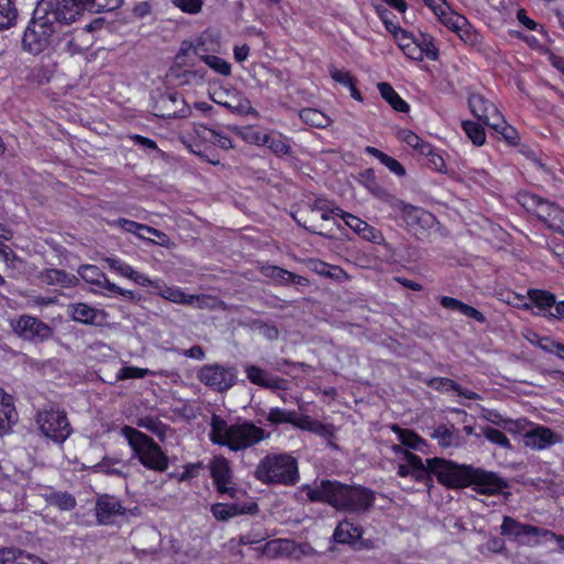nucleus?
<instances>
[{
	"label": "nucleus",
	"instance_id": "nucleus-1",
	"mask_svg": "<svg viewBox=\"0 0 564 564\" xmlns=\"http://www.w3.org/2000/svg\"><path fill=\"white\" fill-rule=\"evenodd\" d=\"M429 463V480L435 476L437 481L448 488L473 487L482 495H496L508 485L498 474L470 465H459L444 458L426 459Z\"/></svg>",
	"mask_w": 564,
	"mask_h": 564
},
{
	"label": "nucleus",
	"instance_id": "nucleus-2",
	"mask_svg": "<svg viewBox=\"0 0 564 564\" xmlns=\"http://www.w3.org/2000/svg\"><path fill=\"white\" fill-rule=\"evenodd\" d=\"M311 501L327 502L337 510L366 512L375 502V492L361 486H349L336 480H322L308 488Z\"/></svg>",
	"mask_w": 564,
	"mask_h": 564
},
{
	"label": "nucleus",
	"instance_id": "nucleus-3",
	"mask_svg": "<svg viewBox=\"0 0 564 564\" xmlns=\"http://www.w3.org/2000/svg\"><path fill=\"white\" fill-rule=\"evenodd\" d=\"M270 433L251 421L228 424L225 419L213 414L210 419L209 440L217 445L226 446L232 452H242L254 447L270 437Z\"/></svg>",
	"mask_w": 564,
	"mask_h": 564
},
{
	"label": "nucleus",
	"instance_id": "nucleus-4",
	"mask_svg": "<svg viewBox=\"0 0 564 564\" xmlns=\"http://www.w3.org/2000/svg\"><path fill=\"white\" fill-rule=\"evenodd\" d=\"M254 476L263 484L293 486L300 477L297 462L289 454H270L260 460Z\"/></svg>",
	"mask_w": 564,
	"mask_h": 564
},
{
	"label": "nucleus",
	"instance_id": "nucleus-5",
	"mask_svg": "<svg viewBox=\"0 0 564 564\" xmlns=\"http://www.w3.org/2000/svg\"><path fill=\"white\" fill-rule=\"evenodd\" d=\"M121 434L128 441L133 456L148 469L163 473L169 468V457L154 440L131 426H123Z\"/></svg>",
	"mask_w": 564,
	"mask_h": 564
},
{
	"label": "nucleus",
	"instance_id": "nucleus-6",
	"mask_svg": "<svg viewBox=\"0 0 564 564\" xmlns=\"http://www.w3.org/2000/svg\"><path fill=\"white\" fill-rule=\"evenodd\" d=\"M62 30L54 26L39 11L34 10L33 18L29 22L22 37L23 51L37 55L53 45L61 35Z\"/></svg>",
	"mask_w": 564,
	"mask_h": 564
},
{
	"label": "nucleus",
	"instance_id": "nucleus-7",
	"mask_svg": "<svg viewBox=\"0 0 564 564\" xmlns=\"http://www.w3.org/2000/svg\"><path fill=\"white\" fill-rule=\"evenodd\" d=\"M85 9L84 0H41L35 8L39 14L59 30L76 22Z\"/></svg>",
	"mask_w": 564,
	"mask_h": 564
},
{
	"label": "nucleus",
	"instance_id": "nucleus-8",
	"mask_svg": "<svg viewBox=\"0 0 564 564\" xmlns=\"http://www.w3.org/2000/svg\"><path fill=\"white\" fill-rule=\"evenodd\" d=\"M35 422L41 433L55 443H64L72 434L66 412L54 405H46L39 410Z\"/></svg>",
	"mask_w": 564,
	"mask_h": 564
},
{
	"label": "nucleus",
	"instance_id": "nucleus-9",
	"mask_svg": "<svg viewBox=\"0 0 564 564\" xmlns=\"http://www.w3.org/2000/svg\"><path fill=\"white\" fill-rule=\"evenodd\" d=\"M520 203L528 212L545 221L549 227L563 232L564 210L562 208L535 194H522Z\"/></svg>",
	"mask_w": 564,
	"mask_h": 564
},
{
	"label": "nucleus",
	"instance_id": "nucleus-10",
	"mask_svg": "<svg viewBox=\"0 0 564 564\" xmlns=\"http://www.w3.org/2000/svg\"><path fill=\"white\" fill-rule=\"evenodd\" d=\"M197 379L217 392H225L236 383L237 370L218 364L205 365L198 370Z\"/></svg>",
	"mask_w": 564,
	"mask_h": 564
},
{
	"label": "nucleus",
	"instance_id": "nucleus-11",
	"mask_svg": "<svg viewBox=\"0 0 564 564\" xmlns=\"http://www.w3.org/2000/svg\"><path fill=\"white\" fill-rule=\"evenodd\" d=\"M501 535L512 538L517 542L527 545L539 544L536 538L547 536V529L539 528L535 525L522 523L512 517L505 516L500 525Z\"/></svg>",
	"mask_w": 564,
	"mask_h": 564
},
{
	"label": "nucleus",
	"instance_id": "nucleus-12",
	"mask_svg": "<svg viewBox=\"0 0 564 564\" xmlns=\"http://www.w3.org/2000/svg\"><path fill=\"white\" fill-rule=\"evenodd\" d=\"M210 476L219 494L236 497L238 489L232 480V470L229 460L224 456H215L210 464Z\"/></svg>",
	"mask_w": 564,
	"mask_h": 564
},
{
	"label": "nucleus",
	"instance_id": "nucleus-13",
	"mask_svg": "<svg viewBox=\"0 0 564 564\" xmlns=\"http://www.w3.org/2000/svg\"><path fill=\"white\" fill-rule=\"evenodd\" d=\"M13 328L21 337L29 340L44 341L53 335V329L46 323L29 315H22Z\"/></svg>",
	"mask_w": 564,
	"mask_h": 564
},
{
	"label": "nucleus",
	"instance_id": "nucleus-14",
	"mask_svg": "<svg viewBox=\"0 0 564 564\" xmlns=\"http://www.w3.org/2000/svg\"><path fill=\"white\" fill-rule=\"evenodd\" d=\"M312 551L306 544H296L292 540L286 539H275L267 542L263 545V554L268 557H283V556H293L299 558L301 555H308Z\"/></svg>",
	"mask_w": 564,
	"mask_h": 564
},
{
	"label": "nucleus",
	"instance_id": "nucleus-15",
	"mask_svg": "<svg viewBox=\"0 0 564 564\" xmlns=\"http://www.w3.org/2000/svg\"><path fill=\"white\" fill-rule=\"evenodd\" d=\"M156 108V116L162 118H185L191 113V108L182 95L177 93L162 96Z\"/></svg>",
	"mask_w": 564,
	"mask_h": 564
},
{
	"label": "nucleus",
	"instance_id": "nucleus-16",
	"mask_svg": "<svg viewBox=\"0 0 564 564\" xmlns=\"http://www.w3.org/2000/svg\"><path fill=\"white\" fill-rule=\"evenodd\" d=\"M117 224L127 232L134 234L141 239L149 240L162 247L170 245V238L164 232L153 227L124 218L118 219Z\"/></svg>",
	"mask_w": 564,
	"mask_h": 564
},
{
	"label": "nucleus",
	"instance_id": "nucleus-17",
	"mask_svg": "<svg viewBox=\"0 0 564 564\" xmlns=\"http://www.w3.org/2000/svg\"><path fill=\"white\" fill-rule=\"evenodd\" d=\"M523 442L527 447L543 451L560 443L561 436L550 427L535 425L524 434Z\"/></svg>",
	"mask_w": 564,
	"mask_h": 564
},
{
	"label": "nucleus",
	"instance_id": "nucleus-18",
	"mask_svg": "<svg viewBox=\"0 0 564 564\" xmlns=\"http://www.w3.org/2000/svg\"><path fill=\"white\" fill-rule=\"evenodd\" d=\"M468 105L471 112L478 118V120L489 126L490 128L496 121L501 122L502 115L499 112L497 107L487 100L484 96L479 94L470 95Z\"/></svg>",
	"mask_w": 564,
	"mask_h": 564
},
{
	"label": "nucleus",
	"instance_id": "nucleus-19",
	"mask_svg": "<svg viewBox=\"0 0 564 564\" xmlns=\"http://www.w3.org/2000/svg\"><path fill=\"white\" fill-rule=\"evenodd\" d=\"M245 372L248 378V380L261 388L269 389L272 391L278 390H286L288 389V380L271 376L267 370L254 366V365H247L245 367Z\"/></svg>",
	"mask_w": 564,
	"mask_h": 564
},
{
	"label": "nucleus",
	"instance_id": "nucleus-20",
	"mask_svg": "<svg viewBox=\"0 0 564 564\" xmlns=\"http://www.w3.org/2000/svg\"><path fill=\"white\" fill-rule=\"evenodd\" d=\"M398 475L400 477L411 476L413 479L420 482L429 480V463L424 464L421 457L417 455L406 452L404 463L399 464Z\"/></svg>",
	"mask_w": 564,
	"mask_h": 564
},
{
	"label": "nucleus",
	"instance_id": "nucleus-21",
	"mask_svg": "<svg viewBox=\"0 0 564 564\" xmlns=\"http://www.w3.org/2000/svg\"><path fill=\"white\" fill-rule=\"evenodd\" d=\"M68 314L73 321L86 325H99L106 317L104 311L91 307L86 303L68 305Z\"/></svg>",
	"mask_w": 564,
	"mask_h": 564
},
{
	"label": "nucleus",
	"instance_id": "nucleus-22",
	"mask_svg": "<svg viewBox=\"0 0 564 564\" xmlns=\"http://www.w3.org/2000/svg\"><path fill=\"white\" fill-rule=\"evenodd\" d=\"M213 516L219 521H227L239 514L254 513L258 511L257 503H214L210 508Z\"/></svg>",
	"mask_w": 564,
	"mask_h": 564
},
{
	"label": "nucleus",
	"instance_id": "nucleus-23",
	"mask_svg": "<svg viewBox=\"0 0 564 564\" xmlns=\"http://www.w3.org/2000/svg\"><path fill=\"white\" fill-rule=\"evenodd\" d=\"M123 512L124 508L113 497L102 496L96 502V517L100 524H109L115 516Z\"/></svg>",
	"mask_w": 564,
	"mask_h": 564
},
{
	"label": "nucleus",
	"instance_id": "nucleus-24",
	"mask_svg": "<svg viewBox=\"0 0 564 564\" xmlns=\"http://www.w3.org/2000/svg\"><path fill=\"white\" fill-rule=\"evenodd\" d=\"M267 420L272 425L289 423L302 430L311 429V421L308 420V417H299L295 411H286L280 408L270 409L267 415Z\"/></svg>",
	"mask_w": 564,
	"mask_h": 564
},
{
	"label": "nucleus",
	"instance_id": "nucleus-25",
	"mask_svg": "<svg viewBox=\"0 0 564 564\" xmlns=\"http://www.w3.org/2000/svg\"><path fill=\"white\" fill-rule=\"evenodd\" d=\"M18 422V412L12 402V397L0 389V435L7 434Z\"/></svg>",
	"mask_w": 564,
	"mask_h": 564
},
{
	"label": "nucleus",
	"instance_id": "nucleus-26",
	"mask_svg": "<svg viewBox=\"0 0 564 564\" xmlns=\"http://www.w3.org/2000/svg\"><path fill=\"white\" fill-rule=\"evenodd\" d=\"M395 209L401 212V215L404 219V221L408 224V226L414 227V226H430L433 221V215L423 208L415 207L409 204H405L404 202H400V205L395 207Z\"/></svg>",
	"mask_w": 564,
	"mask_h": 564
},
{
	"label": "nucleus",
	"instance_id": "nucleus-27",
	"mask_svg": "<svg viewBox=\"0 0 564 564\" xmlns=\"http://www.w3.org/2000/svg\"><path fill=\"white\" fill-rule=\"evenodd\" d=\"M262 273L267 276L275 281L281 285H286L290 283H294L297 285H307L308 280L302 275L290 272L285 269L275 265H268L262 268Z\"/></svg>",
	"mask_w": 564,
	"mask_h": 564
},
{
	"label": "nucleus",
	"instance_id": "nucleus-28",
	"mask_svg": "<svg viewBox=\"0 0 564 564\" xmlns=\"http://www.w3.org/2000/svg\"><path fill=\"white\" fill-rule=\"evenodd\" d=\"M429 387L440 392L455 391L459 397L469 400H480V395L474 391L464 389L457 382L449 378H433L429 381Z\"/></svg>",
	"mask_w": 564,
	"mask_h": 564
},
{
	"label": "nucleus",
	"instance_id": "nucleus-29",
	"mask_svg": "<svg viewBox=\"0 0 564 564\" xmlns=\"http://www.w3.org/2000/svg\"><path fill=\"white\" fill-rule=\"evenodd\" d=\"M362 535V529L354 523L344 520L336 527L333 538L335 542L341 544H354Z\"/></svg>",
	"mask_w": 564,
	"mask_h": 564
},
{
	"label": "nucleus",
	"instance_id": "nucleus-30",
	"mask_svg": "<svg viewBox=\"0 0 564 564\" xmlns=\"http://www.w3.org/2000/svg\"><path fill=\"white\" fill-rule=\"evenodd\" d=\"M440 303L443 307L452 311H457L462 313L466 317H470L477 322L484 323L486 321L484 314L476 310L475 307L465 304L464 302L451 297V296H442Z\"/></svg>",
	"mask_w": 564,
	"mask_h": 564
},
{
	"label": "nucleus",
	"instance_id": "nucleus-31",
	"mask_svg": "<svg viewBox=\"0 0 564 564\" xmlns=\"http://www.w3.org/2000/svg\"><path fill=\"white\" fill-rule=\"evenodd\" d=\"M307 267L316 274L332 280L341 281L347 279V273L338 265L326 263L318 259H310Z\"/></svg>",
	"mask_w": 564,
	"mask_h": 564
},
{
	"label": "nucleus",
	"instance_id": "nucleus-32",
	"mask_svg": "<svg viewBox=\"0 0 564 564\" xmlns=\"http://www.w3.org/2000/svg\"><path fill=\"white\" fill-rule=\"evenodd\" d=\"M41 280L47 285L70 288L75 285L76 276L58 269H46L41 272Z\"/></svg>",
	"mask_w": 564,
	"mask_h": 564
},
{
	"label": "nucleus",
	"instance_id": "nucleus-33",
	"mask_svg": "<svg viewBox=\"0 0 564 564\" xmlns=\"http://www.w3.org/2000/svg\"><path fill=\"white\" fill-rule=\"evenodd\" d=\"M1 564H46L39 556L24 551L4 550L0 553Z\"/></svg>",
	"mask_w": 564,
	"mask_h": 564
},
{
	"label": "nucleus",
	"instance_id": "nucleus-34",
	"mask_svg": "<svg viewBox=\"0 0 564 564\" xmlns=\"http://www.w3.org/2000/svg\"><path fill=\"white\" fill-rule=\"evenodd\" d=\"M431 437L437 441V444L443 448L457 446L459 444V435L457 430L451 425H440L433 430Z\"/></svg>",
	"mask_w": 564,
	"mask_h": 564
},
{
	"label": "nucleus",
	"instance_id": "nucleus-35",
	"mask_svg": "<svg viewBox=\"0 0 564 564\" xmlns=\"http://www.w3.org/2000/svg\"><path fill=\"white\" fill-rule=\"evenodd\" d=\"M78 274L87 283L95 284L105 290H107V284L110 283L106 274L97 265L84 264L78 269Z\"/></svg>",
	"mask_w": 564,
	"mask_h": 564
},
{
	"label": "nucleus",
	"instance_id": "nucleus-36",
	"mask_svg": "<svg viewBox=\"0 0 564 564\" xmlns=\"http://www.w3.org/2000/svg\"><path fill=\"white\" fill-rule=\"evenodd\" d=\"M378 89L382 98L397 111L408 112L409 105L398 95L393 87L388 83H379Z\"/></svg>",
	"mask_w": 564,
	"mask_h": 564
},
{
	"label": "nucleus",
	"instance_id": "nucleus-37",
	"mask_svg": "<svg viewBox=\"0 0 564 564\" xmlns=\"http://www.w3.org/2000/svg\"><path fill=\"white\" fill-rule=\"evenodd\" d=\"M311 213L313 216L318 214L321 219L324 221H329L334 219V217H340L343 209L338 206H333L325 199H316L310 205Z\"/></svg>",
	"mask_w": 564,
	"mask_h": 564
},
{
	"label": "nucleus",
	"instance_id": "nucleus-38",
	"mask_svg": "<svg viewBox=\"0 0 564 564\" xmlns=\"http://www.w3.org/2000/svg\"><path fill=\"white\" fill-rule=\"evenodd\" d=\"M299 116L304 123L311 127L326 128L330 124V118L315 108H304Z\"/></svg>",
	"mask_w": 564,
	"mask_h": 564
},
{
	"label": "nucleus",
	"instance_id": "nucleus-39",
	"mask_svg": "<svg viewBox=\"0 0 564 564\" xmlns=\"http://www.w3.org/2000/svg\"><path fill=\"white\" fill-rule=\"evenodd\" d=\"M199 310H227V304L218 297L210 294H192V305Z\"/></svg>",
	"mask_w": 564,
	"mask_h": 564
},
{
	"label": "nucleus",
	"instance_id": "nucleus-40",
	"mask_svg": "<svg viewBox=\"0 0 564 564\" xmlns=\"http://www.w3.org/2000/svg\"><path fill=\"white\" fill-rule=\"evenodd\" d=\"M367 153L378 159L384 166H387L390 172L398 176H404L405 175V169L403 165L397 161L395 159L389 156L388 154L383 153L382 151L372 148L367 147L366 148Z\"/></svg>",
	"mask_w": 564,
	"mask_h": 564
},
{
	"label": "nucleus",
	"instance_id": "nucleus-41",
	"mask_svg": "<svg viewBox=\"0 0 564 564\" xmlns=\"http://www.w3.org/2000/svg\"><path fill=\"white\" fill-rule=\"evenodd\" d=\"M436 17L442 24L454 32H456V30H462V28L467 24V19L454 12L448 4L447 9L442 10V13H438Z\"/></svg>",
	"mask_w": 564,
	"mask_h": 564
},
{
	"label": "nucleus",
	"instance_id": "nucleus-42",
	"mask_svg": "<svg viewBox=\"0 0 564 564\" xmlns=\"http://www.w3.org/2000/svg\"><path fill=\"white\" fill-rule=\"evenodd\" d=\"M195 52L199 59L203 61L208 67H210L217 74H220L223 76H229L231 74V66L226 59L215 55L200 54L198 48H196Z\"/></svg>",
	"mask_w": 564,
	"mask_h": 564
},
{
	"label": "nucleus",
	"instance_id": "nucleus-43",
	"mask_svg": "<svg viewBox=\"0 0 564 564\" xmlns=\"http://www.w3.org/2000/svg\"><path fill=\"white\" fill-rule=\"evenodd\" d=\"M477 437L482 435L486 440H488L490 443L505 448V449H511V443L509 438L503 434L500 430H497L491 426H480V434H475Z\"/></svg>",
	"mask_w": 564,
	"mask_h": 564
},
{
	"label": "nucleus",
	"instance_id": "nucleus-44",
	"mask_svg": "<svg viewBox=\"0 0 564 564\" xmlns=\"http://www.w3.org/2000/svg\"><path fill=\"white\" fill-rule=\"evenodd\" d=\"M392 430L397 433L398 438L403 446L416 451H422V447L425 445L424 441L417 434L410 430H404L397 425H393Z\"/></svg>",
	"mask_w": 564,
	"mask_h": 564
},
{
	"label": "nucleus",
	"instance_id": "nucleus-45",
	"mask_svg": "<svg viewBox=\"0 0 564 564\" xmlns=\"http://www.w3.org/2000/svg\"><path fill=\"white\" fill-rule=\"evenodd\" d=\"M45 500L61 510H72L76 506L75 498L68 492L51 491L45 495Z\"/></svg>",
	"mask_w": 564,
	"mask_h": 564
},
{
	"label": "nucleus",
	"instance_id": "nucleus-46",
	"mask_svg": "<svg viewBox=\"0 0 564 564\" xmlns=\"http://www.w3.org/2000/svg\"><path fill=\"white\" fill-rule=\"evenodd\" d=\"M528 296L541 311H546L555 305V295L549 291L529 290Z\"/></svg>",
	"mask_w": 564,
	"mask_h": 564
},
{
	"label": "nucleus",
	"instance_id": "nucleus-47",
	"mask_svg": "<svg viewBox=\"0 0 564 564\" xmlns=\"http://www.w3.org/2000/svg\"><path fill=\"white\" fill-rule=\"evenodd\" d=\"M159 295L172 303L192 305V294H185L180 288L166 286L159 292Z\"/></svg>",
	"mask_w": 564,
	"mask_h": 564
},
{
	"label": "nucleus",
	"instance_id": "nucleus-48",
	"mask_svg": "<svg viewBox=\"0 0 564 564\" xmlns=\"http://www.w3.org/2000/svg\"><path fill=\"white\" fill-rule=\"evenodd\" d=\"M53 48L69 54H74L79 50L78 45L75 43L73 33L65 29H62V33L58 35V39H56Z\"/></svg>",
	"mask_w": 564,
	"mask_h": 564
},
{
	"label": "nucleus",
	"instance_id": "nucleus-49",
	"mask_svg": "<svg viewBox=\"0 0 564 564\" xmlns=\"http://www.w3.org/2000/svg\"><path fill=\"white\" fill-rule=\"evenodd\" d=\"M400 140L405 142L411 148L422 152H430V143L424 142L417 134L411 130L402 129L398 132Z\"/></svg>",
	"mask_w": 564,
	"mask_h": 564
},
{
	"label": "nucleus",
	"instance_id": "nucleus-50",
	"mask_svg": "<svg viewBox=\"0 0 564 564\" xmlns=\"http://www.w3.org/2000/svg\"><path fill=\"white\" fill-rule=\"evenodd\" d=\"M17 9L11 0H0V29L10 28L17 19Z\"/></svg>",
	"mask_w": 564,
	"mask_h": 564
},
{
	"label": "nucleus",
	"instance_id": "nucleus-51",
	"mask_svg": "<svg viewBox=\"0 0 564 564\" xmlns=\"http://www.w3.org/2000/svg\"><path fill=\"white\" fill-rule=\"evenodd\" d=\"M420 51H422V58L426 56L432 61H436L438 58V50L435 45L434 39L429 34H420L419 37H415Z\"/></svg>",
	"mask_w": 564,
	"mask_h": 564
},
{
	"label": "nucleus",
	"instance_id": "nucleus-52",
	"mask_svg": "<svg viewBox=\"0 0 564 564\" xmlns=\"http://www.w3.org/2000/svg\"><path fill=\"white\" fill-rule=\"evenodd\" d=\"M463 129L475 145L480 147L485 143L486 133L480 124L473 121H464Z\"/></svg>",
	"mask_w": 564,
	"mask_h": 564
},
{
	"label": "nucleus",
	"instance_id": "nucleus-53",
	"mask_svg": "<svg viewBox=\"0 0 564 564\" xmlns=\"http://www.w3.org/2000/svg\"><path fill=\"white\" fill-rule=\"evenodd\" d=\"M274 154L276 155H286L291 151V147L288 143V140L283 138L281 134H269L268 133V142H264Z\"/></svg>",
	"mask_w": 564,
	"mask_h": 564
},
{
	"label": "nucleus",
	"instance_id": "nucleus-54",
	"mask_svg": "<svg viewBox=\"0 0 564 564\" xmlns=\"http://www.w3.org/2000/svg\"><path fill=\"white\" fill-rule=\"evenodd\" d=\"M236 130L239 135L248 143L264 145V142H268V133H263L253 129L252 127H246L243 129L236 128Z\"/></svg>",
	"mask_w": 564,
	"mask_h": 564
},
{
	"label": "nucleus",
	"instance_id": "nucleus-55",
	"mask_svg": "<svg viewBox=\"0 0 564 564\" xmlns=\"http://www.w3.org/2000/svg\"><path fill=\"white\" fill-rule=\"evenodd\" d=\"M368 189L376 198L389 204L393 208L400 205V199L395 198L392 194H390L387 189L373 181L368 185Z\"/></svg>",
	"mask_w": 564,
	"mask_h": 564
},
{
	"label": "nucleus",
	"instance_id": "nucleus-56",
	"mask_svg": "<svg viewBox=\"0 0 564 564\" xmlns=\"http://www.w3.org/2000/svg\"><path fill=\"white\" fill-rule=\"evenodd\" d=\"M123 0H84L86 9L96 12L113 11L122 4Z\"/></svg>",
	"mask_w": 564,
	"mask_h": 564
},
{
	"label": "nucleus",
	"instance_id": "nucleus-57",
	"mask_svg": "<svg viewBox=\"0 0 564 564\" xmlns=\"http://www.w3.org/2000/svg\"><path fill=\"white\" fill-rule=\"evenodd\" d=\"M491 128L500 133L508 143L517 144L519 140L518 133L511 126L507 123L503 116H501V122L496 121Z\"/></svg>",
	"mask_w": 564,
	"mask_h": 564
},
{
	"label": "nucleus",
	"instance_id": "nucleus-58",
	"mask_svg": "<svg viewBox=\"0 0 564 564\" xmlns=\"http://www.w3.org/2000/svg\"><path fill=\"white\" fill-rule=\"evenodd\" d=\"M506 549V542L499 536H491L488 541L478 546V552L482 555L487 553H502Z\"/></svg>",
	"mask_w": 564,
	"mask_h": 564
},
{
	"label": "nucleus",
	"instance_id": "nucleus-59",
	"mask_svg": "<svg viewBox=\"0 0 564 564\" xmlns=\"http://www.w3.org/2000/svg\"><path fill=\"white\" fill-rule=\"evenodd\" d=\"M151 371L147 368L128 366V367H122L117 372V379L118 380H127V379H134V378H144Z\"/></svg>",
	"mask_w": 564,
	"mask_h": 564
},
{
	"label": "nucleus",
	"instance_id": "nucleus-60",
	"mask_svg": "<svg viewBox=\"0 0 564 564\" xmlns=\"http://www.w3.org/2000/svg\"><path fill=\"white\" fill-rule=\"evenodd\" d=\"M105 262L109 265L110 269H112L122 276L130 279L133 274V268L119 259L106 258Z\"/></svg>",
	"mask_w": 564,
	"mask_h": 564
},
{
	"label": "nucleus",
	"instance_id": "nucleus-61",
	"mask_svg": "<svg viewBox=\"0 0 564 564\" xmlns=\"http://www.w3.org/2000/svg\"><path fill=\"white\" fill-rule=\"evenodd\" d=\"M340 218H343L346 226H348L357 235L362 234L364 229L366 228V225L368 224L365 220L360 219L359 217H357L352 214L346 213L344 210L341 213Z\"/></svg>",
	"mask_w": 564,
	"mask_h": 564
},
{
	"label": "nucleus",
	"instance_id": "nucleus-62",
	"mask_svg": "<svg viewBox=\"0 0 564 564\" xmlns=\"http://www.w3.org/2000/svg\"><path fill=\"white\" fill-rule=\"evenodd\" d=\"M139 427H143L152 433L162 434L165 430V425H163L159 420L152 416H144L138 420L137 422Z\"/></svg>",
	"mask_w": 564,
	"mask_h": 564
},
{
	"label": "nucleus",
	"instance_id": "nucleus-63",
	"mask_svg": "<svg viewBox=\"0 0 564 564\" xmlns=\"http://www.w3.org/2000/svg\"><path fill=\"white\" fill-rule=\"evenodd\" d=\"M359 236L362 239L370 241L372 243L383 245L386 242L382 232L379 229L370 226L369 224L366 225V228Z\"/></svg>",
	"mask_w": 564,
	"mask_h": 564
},
{
	"label": "nucleus",
	"instance_id": "nucleus-64",
	"mask_svg": "<svg viewBox=\"0 0 564 564\" xmlns=\"http://www.w3.org/2000/svg\"><path fill=\"white\" fill-rule=\"evenodd\" d=\"M329 75L335 82H337L344 86L349 87L354 84V82H356L349 72L338 69L334 66L329 67Z\"/></svg>",
	"mask_w": 564,
	"mask_h": 564
}]
</instances>
